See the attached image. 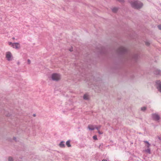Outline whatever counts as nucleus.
Listing matches in <instances>:
<instances>
[{"label": "nucleus", "mask_w": 161, "mask_h": 161, "mask_svg": "<svg viewBox=\"0 0 161 161\" xmlns=\"http://www.w3.org/2000/svg\"><path fill=\"white\" fill-rule=\"evenodd\" d=\"M27 62L29 64H30L31 63V61L30 59H28L27 60Z\"/></svg>", "instance_id": "412c9836"}, {"label": "nucleus", "mask_w": 161, "mask_h": 161, "mask_svg": "<svg viewBox=\"0 0 161 161\" xmlns=\"http://www.w3.org/2000/svg\"><path fill=\"white\" fill-rule=\"evenodd\" d=\"M61 78L60 74L58 73H54L51 76V79L54 81H58L60 80Z\"/></svg>", "instance_id": "f03ea898"}, {"label": "nucleus", "mask_w": 161, "mask_h": 161, "mask_svg": "<svg viewBox=\"0 0 161 161\" xmlns=\"http://www.w3.org/2000/svg\"><path fill=\"white\" fill-rule=\"evenodd\" d=\"M156 83L157 89L159 92H161V81L157 80Z\"/></svg>", "instance_id": "39448f33"}, {"label": "nucleus", "mask_w": 161, "mask_h": 161, "mask_svg": "<svg viewBox=\"0 0 161 161\" xmlns=\"http://www.w3.org/2000/svg\"><path fill=\"white\" fill-rule=\"evenodd\" d=\"M14 140H15V137H14Z\"/></svg>", "instance_id": "393cba45"}, {"label": "nucleus", "mask_w": 161, "mask_h": 161, "mask_svg": "<svg viewBox=\"0 0 161 161\" xmlns=\"http://www.w3.org/2000/svg\"><path fill=\"white\" fill-rule=\"evenodd\" d=\"M66 145L68 147H71V145L70 144V141L68 140L66 142Z\"/></svg>", "instance_id": "9b49d317"}, {"label": "nucleus", "mask_w": 161, "mask_h": 161, "mask_svg": "<svg viewBox=\"0 0 161 161\" xmlns=\"http://www.w3.org/2000/svg\"><path fill=\"white\" fill-rule=\"evenodd\" d=\"M118 9L117 8L115 7L112 9V10H117Z\"/></svg>", "instance_id": "aec40b11"}, {"label": "nucleus", "mask_w": 161, "mask_h": 161, "mask_svg": "<svg viewBox=\"0 0 161 161\" xmlns=\"http://www.w3.org/2000/svg\"><path fill=\"white\" fill-rule=\"evenodd\" d=\"M8 161H13V158L11 157H9L8 158Z\"/></svg>", "instance_id": "dca6fc26"}, {"label": "nucleus", "mask_w": 161, "mask_h": 161, "mask_svg": "<svg viewBox=\"0 0 161 161\" xmlns=\"http://www.w3.org/2000/svg\"><path fill=\"white\" fill-rule=\"evenodd\" d=\"M152 117L153 119L155 120H158L160 119V117L159 115L156 114H153Z\"/></svg>", "instance_id": "423d86ee"}, {"label": "nucleus", "mask_w": 161, "mask_h": 161, "mask_svg": "<svg viewBox=\"0 0 161 161\" xmlns=\"http://www.w3.org/2000/svg\"><path fill=\"white\" fill-rule=\"evenodd\" d=\"M101 126L100 125H98L97 127H96V126L95 129H96L97 131L99 130L100 128H101Z\"/></svg>", "instance_id": "4468645a"}, {"label": "nucleus", "mask_w": 161, "mask_h": 161, "mask_svg": "<svg viewBox=\"0 0 161 161\" xmlns=\"http://www.w3.org/2000/svg\"><path fill=\"white\" fill-rule=\"evenodd\" d=\"M98 132L99 134H103V132L99 130L98 131Z\"/></svg>", "instance_id": "6ab92c4d"}, {"label": "nucleus", "mask_w": 161, "mask_h": 161, "mask_svg": "<svg viewBox=\"0 0 161 161\" xmlns=\"http://www.w3.org/2000/svg\"><path fill=\"white\" fill-rule=\"evenodd\" d=\"M131 6L136 9H138L142 7L143 5V3L138 1L133 0L130 2Z\"/></svg>", "instance_id": "f257e3e1"}, {"label": "nucleus", "mask_w": 161, "mask_h": 161, "mask_svg": "<svg viewBox=\"0 0 161 161\" xmlns=\"http://www.w3.org/2000/svg\"><path fill=\"white\" fill-rule=\"evenodd\" d=\"M8 44L9 45L11 46L13 48L16 49H19L21 47L20 44L18 42L12 43L11 42H8Z\"/></svg>", "instance_id": "7ed1b4c3"}, {"label": "nucleus", "mask_w": 161, "mask_h": 161, "mask_svg": "<svg viewBox=\"0 0 161 161\" xmlns=\"http://www.w3.org/2000/svg\"><path fill=\"white\" fill-rule=\"evenodd\" d=\"M144 151L146 153H148L149 154H150L151 153L150 149L149 148H149H147V150H145Z\"/></svg>", "instance_id": "f8f14e48"}, {"label": "nucleus", "mask_w": 161, "mask_h": 161, "mask_svg": "<svg viewBox=\"0 0 161 161\" xmlns=\"http://www.w3.org/2000/svg\"><path fill=\"white\" fill-rule=\"evenodd\" d=\"M88 128L90 130H93L95 129L96 125H89L88 126Z\"/></svg>", "instance_id": "0eeeda50"}, {"label": "nucleus", "mask_w": 161, "mask_h": 161, "mask_svg": "<svg viewBox=\"0 0 161 161\" xmlns=\"http://www.w3.org/2000/svg\"><path fill=\"white\" fill-rule=\"evenodd\" d=\"M144 142L147 144V147L149 148L150 146V144L147 141H144Z\"/></svg>", "instance_id": "ddd939ff"}, {"label": "nucleus", "mask_w": 161, "mask_h": 161, "mask_svg": "<svg viewBox=\"0 0 161 161\" xmlns=\"http://www.w3.org/2000/svg\"><path fill=\"white\" fill-rule=\"evenodd\" d=\"M13 39H15V38L14 37H13L12 38Z\"/></svg>", "instance_id": "b1692460"}, {"label": "nucleus", "mask_w": 161, "mask_h": 161, "mask_svg": "<svg viewBox=\"0 0 161 161\" xmlns=\"http://www.w3.org/2000/svg\"><path fill=\"white\" fill-rule=\"evenodd\" d=\"M64 142L62 141L59 144V146L61 147H65Z\"/></svg>", "instance_id": "9d476101"}, {"label": "nucleus", "mask_w": 161, "mask_h": 161, "mask_svg": "<svg viewBox=\"0 0 161 161\" xmlns=\"http://www.w3.org/2000/svg\"><path fill=\"white\" fill-rule=\"evenodd\" d=\"M83 99L85 100H87L89 99V95L87 94H85L84 95L83 97Z\"/></svg>", "instance_id": "1a4fd4ad"}, {"label": "nucleus", "mask_w": 161, "mask_h": 161, "mask_svg": "<svg viewBox=\"0 0 161 161\" xmlns=\"http://www.w3.org/2000/svg\"><path fill=\"white\" fill-rule=\"evenodd\" d=\"M158 27L159 29L161 30V25H159L158 26Z\"/></svg>", "instance_id": "4be33fe9"}, {"label": "nucleus", "mask_w": 161, "mask_h": 161, "mask_svg": "<svg viewBox=\"0 0 161 161\" xmlns=\"http://www.w3.org/2000/svg\"><path fill=\"white\" fill-rule=\"evenodd\" d=\"M146 108L145 107H143L141 108V110H142L143 111H144L146 110Z\"/></svg>", "instance_id": "f3484780"}, {"label": "nucleus", "mask_w": 161, "mask_h": 161, "mask_svg": "<svg viewBox=\"0 0 161 161\" xmlns=\"http://www.w3.org/2000/svg\"><path fill=\"white\" fill-rule=\"evenodd\" d=\"M160 71L159 70H157L155 72V74L156 75L160 74Z\"/></svg>", "instance_id": "2eb2a0df"}, {"label": "nucleus", "mask_w": 161, "mask_h": 161, "mask_svg": "<svg viewBox=\"0 0 161 161\" xmlns=\"http://www.w3.org/2000/svg\"><path fill=\"white\" fill-rule=\"evenodd\" d=\"M6 57L7 60L8 61L12 60L13 58L12 55L10 52H7L6 53Z\"/></svg>", "instance_id": "20e7f679"}, {"label": "nucleus", "mask_w": 161, "mask_h": 161, "mask_svg": "<svg viewBox=\"0 0 161 161\" xmlns=\"http://www.w3.org/2000/svg\"><path fill=\"white\" fill-rule=\"evenodd\" d=\"M146 44L148 45H149V43H146Z\"/></svg>", "instance_id": "5701e85b"}, {"label": "nucleus", "mask_w": 161, "mask_h": 161, "mask_svg": "<svg viewBox=\"0 0 161 161\" xmlns=\"http://www.w3.org/2000/svg\"><path fill=\"white\" fill-rule=\"evenodd\" d=\"M126 50V49L125 47H120L119 49V52L121 53H123L125 52Z\"/></svg>", "instance_id": "6e6552de"}, {"label": "nucleus", "mask_w": 161, "mask_h": 161, "mask_svg": "<svg viewBox=\"0 0 161 161\" xmlns=\"http://www.w3.org/2000/svg\"><path fill=\"white\" fill-rule=\"evenodd\" d=\"M93 139L95 140H97V136L96 135H95L94 136H93Z\"/></svg>", "instance_id": "a211bd4d"}]
</instances>
